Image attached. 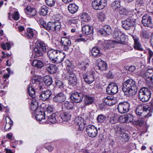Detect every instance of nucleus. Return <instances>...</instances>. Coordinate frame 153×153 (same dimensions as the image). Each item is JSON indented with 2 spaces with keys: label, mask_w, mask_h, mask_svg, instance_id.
Instances as JSON below:
<instances>
[{
  "label": "nucleus",
  "mask_w": 153,
  "mask_h": 153,
  "mask_svg": "<svg viewBox=\"0 0 153 153\" xmlns=\"http://www.w3.org/2000/svg\"><path fill=\"white\" fill-rule=\"evenodd\" d=\"M126 120L127 123H129L132 122L133 120V116L130 114H125Z\"/></svg>",
  "instance_id": "obj_56"
},
{
  "label": "nucleus",
  "mask_w": 153,
  "mask_h": 153,
  "mask_svg": "<svg viewBox=\"0 0 153 153\" xmlns=\"http://www.w3.org/2000/svg\"><path fill=\"white\" fill-rule=\"evenodd\" d=\"M32 65L33 66L38 68H41L44 66L43 62L39 60H34L32 63Z\"/></svg>",
  "instance_id": "obj_40"
},
{
  "label": "nucleus",
  "mask_w": 153,
  "mask_h": 153,
  "mask_svg": "<svg viewBox=\"0 0 153 153\" xmlns=\"http://www.w3.org/2000/svg\"><path fill=\"white\" fill-rule=\"evenodd\" d=\"M36 47L34 48V51L36 56L39 57L43 55L42 52H45L48 47L42 41L38 40L36 42Z\"/></svg>",
  "instance_id": "obj_3"
},
{
  "label": "nucleus",
  "mask_w": 153,
  "mask_h": 153,
  "mask_svg": "<svg viewBox=\"0 0 153 153\" xmlns=\"http://www.w3.org/2000/svg\"><path fill=\"white\" fill-rule=\"evenodd\" d=\"M84 94L82 93L75 92L72 93L71 98L72 101L76 103H80L82 100Z\"/></svg>",
  "instance_id": "obj_16"
},
{
  "label": "nucleus",
  "mask_w": 153,
  "mask_h": 153,
  "mask_svg": "<svg viewBox=\"0 0 153 153\" xmlns=\"http://www.w3.org/2000/svg\"><path fill=\"white\" fill-rule=\"evenodd\" d=\"M41 77L38 76H33L30 81V85L28 88V92L30 96L33 98L35 97V91L34 89H38L39 87Z\"/></svg>",
  "instance_id": "obj_2"
},
{
  "label": "nucleus",
  "mask_w": 153,
  "mask_h": 153,
  "mask_svg": "<svg viewBox=\"0 0 153 153\" xmlns=\"http://www.w3.org/2000/svg\"><path fill=\"white\" fill-rule=\"evenodd\" d=\"M35 117L37 120L42 124H48V119L46 117H45L46 113L43 109L38 108L35 112Z\"/></svg>",
  "instance_id": "obj_6"
},
{
  "label": "nucleus",
  "mask_w": 153,
  "mask_h": 153,
  "mask_svg": "<svg viewBox=\"0 0 153 153\" xmlns=\"http://www.w3.org/2000/svg\"><path fill=\"white\" fill-rule=\"evenodd\" d=\"M82 21L84 22H88L90 20L91 18L86 13H83L80 16Z\"/></svg>",
  "instance_id": "obj_47"
},
{
  "label": "nucleus",
  "mask_w": 153,
  "mask_h": 153,
  "mask_svg": "<svg viewBox=\"0 0 153 153\" xmlns=\"http://www.w3.org/2000/svg\"><path fill=\"white\" fill-rule=\"evenodd\" d=\"M25 12L27 16L29 17L34 16L36 13V10L30 6H27L25 10Z\"/></svg>",
  "instance_id": "obj_30"
},
{
  "label": "nucleus",
  "mask_w": 153,
  "mask_h": 153,
  "mask_svg": "<svg viewBox=\"0 0 153 153\" xmlns=\"http://www.w3.org/2000/svg\"><path fill=\"white\" fill-rule=\"evenodd\" d=\"M60 51L58 50H56L53 49H51L48 50L47 52V55L51 62L55 57L59 54Z\"/></svg>",
  "instance_id": "obj_31"
},
{
  "label": "nucleus",
  "mask_w": 153,
  "mask_h": 153,
  "mask_svg": "<svg viewBox=\"0 0 153 153\" xmlns=\"http://www.w3.org/2000/svg\"><path fill=\"white\" fill-rule=\"evenodd\" d=\"M118 87L115 83H110L106 90V92L109 94L113 95L118 92Z\"/></svg>",
  "instance_id": "obj_19"
},
{
  "label": "nucleus",
  "mask_w": 153,
  "mask_h": 153,
  "mask_svg": "<svg viewBox=\"0 0 153 153\" xmlns=\"http://www.w3.org/2000/svg\"><path fill=\"white\" fill-rule=\"evenodd\" d=\"M113 36V38L117 40L115 41V42L121 43L125 41V36L118 29L114 30Z\"/></svg>",
  "instance_id": "obj_12"
},
{
  "label": "nucleus",
  "mask_w": 153,
  "mask_h": 153,
  "mask_svg": "<svg viewBox=\"0 0 153 153\" xmlns=\"http://www.w3.org/2000/svg\"><path fill=\"white\" fill-rule=\"evenodd\" d=\"M142 22L144 26L149 27L152 23V18L149 15L145 14L142 17Z\"/></svg>",
  "instance_id": "obj_28"
},
{
  "label": "nucleus",
  "mask_w": 153,
  "mask_h": 153,
  "mask_svg": "<svg viewBox=\"0 0 153 153\" xmlns=\"http://www.w3.org/2000/svg\"><path fill=\"white\" fill-rule=\"evenodd\" d=\"M130 106V104L127 101L120 102L117 106L118 111L121 114L126 113L129 111Z\"/></svg>",
  "instance_id": "obj_13"
},
{
  "label": "nucleus",
  "mask_w": 153,
  "mask_h": 153,
  "mask_svg": "<svg viewBox=\"0 0 153 153\" xmlns=\"http://www.w3.org/2000/svg\"><path fill=\"white\" fill-rule=\"evenodd\" d=\"M12 17L14 19L17 20L19 19V15L18 12H15L12 15Z\"/></svg>",
  "instance_id": "obj_59"
},
{
  "label": "nucleus",
  "mask_w": 153,
  "mask_h": 153,
  "mask_svg": "<svg viewBox=\"0 0 153 153\" xmlns=\"http://www.w3.org/2000/svg\"><path fill=\"white\" fill-rule=\"evenodd\" d=\"M112 32L111 27L108 25H104L100 31V34L104 36H106L107 34L109 35Z\"/></svg>",
  "instance_id": "obj_33"
},
{
  "label": "nucleus",
  "mask_w": 153,
  "mask_h": 153,
  "mask_svg": "<svg viewBox=\"0 0 153 153\" xmlns=\"http://www.w3.org/2000/svg\"><path fill=\"white\" fill-rule=\"evenodd\" d=\"M107 118L106 116L103 114L98 115L97 117V121L98 123H102L104 122Z\"/></svg>",
  "instance_id": "obj_45"
},
{
  "label": "nucleus",
  "mask_w": 153,
  "mask_h": 153,
  "mask_svg": "<svg viewBox=\"0 0 153 153\" xmlns=\"http://www.w3.org/2000/svg\"><path fill=\"white\" fill-rule=\"evenodd\" d=\"M97 16L99 20L101 22L104 21L105 19V14L103 12H99Z\"/></svg>",
  "instance_id": "obj_51"
},
{
  "label": "nucleus",
  "mask_w": 153,
  "mask_h": 153,
  "mask_svg": "<svg viewBox=\"0 0 153 153\" xmlns=\"http://www.w3.org/2000/svg\"><path fill=\"white\" fill-rule=\"evenodd\" d=\"M52 92L50 90H47L42 92L40 95V98L41 100L47 101L48 100L51 96Z\"/></svg>",
  "instance_id": "obj_29"
},
{
  "label": "nucleus",
  "mask_w": 153,
  "mask_h": 153,
  "mask_svg": "<svg viewBox=\"0 0 153 153\" xmlns=\"http://www.w3.org/2000/svg\"><path fill=\"white\" fill-rule=\"evenodd\" d=\"M106 0H94L92 3L93 9L95 10H100L103 9L107 5Z\"/></svg>",
  "instance_id": "obj_11"
},
{
  "label": "nucleus",
  "mask_w": 153,
  "mask_h": 153,
  "mask_svg": "<svg viewBox=\"0 0 153 153\" xmlns=\"http://www.w3.org/2000/svg\"><path fill=\"white\" fill-rule=\"evenodd\" d=\"M93 71H90L83 73V78L85 82L88 84L92 83L94 80V74Z\"/></svg>",
  "instance_id": "obj_14"
},
{
  "label": "nucleus",
  "mask_w": 153,
  "mask_h": 153,
  "mask_svg": "<svg viewBox=\"0 0 153 153\" xmlns=\"http://www.w3.org/2000/svg\"><path fill=\"white\" fill-rule=\"evenodd\" d=\"M82 33L86 35H92L93 34V28L89 25H83L82 27Z\"/></svg>",
  "instance_id": "obj_24"
},
{
  "label": "nucleus",
  "mask_w": 153,
  "mask_h": 153,
  "mask_svg": "<svg viewBox=\"0 0 153 153\" xmlns=\"http://www.w3.org/2000/svg\"><path fill=\"white\" fill-rule=\"evenodd\" d=\"M153 75V70L152 69H149L147 70L144 73H141L140 75L143 77L147 81L150 83L151 79H152V76Z\"/></svg>",
  "instance_id": "obj_21"
},
{
  "label": "nucleus",
  "mask_w": 153,
  "mask_h": 153,
  "mask_svg": "<svg viewBox=\"0 0 153 153\" xmlns=\"http://www.w3.org/2000/svg\"><path fill=\"white\" fill-rule=\"evenodd\" d=\"M117 120L114 116H112L110 118V122L112 124H114L117 122Z\"/></svg>",
  "instance_id": "obj_63"
},
{
  "label": "nucleus",
  "mask_w": 153,
  "mask_h": 153,
  "mask_svg": "<svg viewBox=\"0 0 153 153\" xmlns=\"http://www.w3.org/2000/svg\"><path fill=\"white\" fill-rule=\"evenodd\" d=\"M89 66V64L88 62H84L79 64V68L82 71V73H86V70L88 68Z\"/></svg>",
  "instance_id": "obj_39"
},
{
  "label": "nucleus",
  "mask_w": 153,
  "mask_h": 153,
  "mask_svg": "<svg viewBox=\"0 0 153 153\" xmlns=\"http://www.w3.org/2000/svg\"><path fill=\"white\" fill-rule=\"evenodd\" d=\"M84 121H84L83 119L81 117H77L75 119L76 125H77Z\"/></svg>",
  "instance_id": "obj_54"
},
{
  "label": "nucleus",
  "mask_w": 153,
  "mask_h": 153,
  "mask_svg": "<svg viewBox=\"0 0 153 153\" xmlns=\"http://www.w3.org/2000/svg\"><path fill=\"white\" fill-rule=\"evenodd\" d=\"M60 43L63 50L67 51L69 49V47L71 45V42L68 38L62 37L61 39Z\"/></svg>",
  "instance_id": "obj_18"
},
{
  "label": "nucleus",
  "mask_w": 153,
  "mask_h": 153,
  "mask_svg": "<svg viewBox=\"0 0 153 153\" xmlns=\"http://www.w3.org/2000/svg\"><path fill=\"white\" fill-rule=\"evenodd\" d=\"M119 137L123 143L128 142L130 138L128 134L126 133L120 134Z\"/></svg>",
  "instance_id": "obj_42"
},
{
  "label": "nucleus",
  "mask_w": 153,
  "mask_h": 153,
  "mask_svg": "<svg viewBox=\"0 0 153 153\" xmlns=\"http://www.w3.org/2000/svg\"><path fill=\"white\" fill-rule=\"evenodd\" d=\"M91 53L92 55L95 58H98L101 55L100 48L97 47L93 48L91 50Z\"/></svg>",
  "instance_id": "obj_38"
},
{
  "label": "nucleus",
  "mask_w": 153,
  "mask_h": 153,
  "mask_svg": "<svg viewBox=\"0 0 153 153\" xmlns=\"http://www.w3.org/2000/svg\"><path fill=\"white\" fill-rule=\"evenodd\" d=\"M55 109V108L53 105H48L47 108L45 112V113H52L54 110Z\"/></svg>",
  "instance_id": "obj_52"
},
{
  "label": "nucleus",
  "mask_w": 153,
  "mask_h": 153,
  "mask_svg": "<svg viewBox=\"0 0 153 153\" xmlns=\"http://www.w3.org/2000/svg\"><path fill=\"white\" fill-rule=\"evenodd\" d=\"M72 112L70 110H65L60 113L61 116L63 121H68L70 120Z\"/></svg>",
  "instance_id": "obj_23"
},
{
  "label": "nucleus",
  "mask_w": 153,
  "mask_h": 153,
  "mask_svg": "<svg viewBox=\"0 0 153 153\" xmlns=\"http://www.w3.org/2000/svg\"><path fill=\"white\" fill-rule=\"evenodd\" d=\"M103 46L105 49H108L114 47V45L112 41H109L105 42Z\"/></svg>",
  "instance_id": "obj_48"
},
{
  "label": "nucleus",
  "mask_w": 153,
  "mask_h": 153,
  "mask_svg": "<svg viewBox=\"0 0 153 153\" xmlns=\"http://www.w3.org/2000/svg\"><path fill=\"white\" fill-rule=\"evenodd\" d=\"M68 9L71 13L74 14L78 11V7L74 3L70 4L68 6Z\"/></svg>",
  "instance_id": "obj_36"
},
{
  "label": "nucleus",
  "mask_w": 153,
  "mask_h": 153,
  "mask_svg": "<svg viewBox=\"0 0 153 153\" xmlns=\"http://www.w3.org/2000/svg\"><path fill=\"white\" fill-rule=\"evenodd\" d=\"M96 65L98 69L102 71L105 70L107 65L105 62L101 59H98L96 61Z\"/></svg>",
  "instance_id": "obj_26"
},
{
  "label": "nucleus",
  "mask_w": 153,
  "mask_h": 153,
  "mask_svg": "<svg viewBox=\"0 0 153 153\" xmlns=\"http://www.w3.org/2000/svg\"><path fill=\"white\" fill-rule=\"evenodd\" d=\"M126 70L131 72L134 71L136 69V67L133 65H131L130 66H127L126 67Z\"/></svg>",
  "instance_id": "obj_62"
},
{
  "label": "nucleus",
  "mask_w": 153,
  "mask_h": 153,
  "mask_svg": "<svg viewBox=\"0 0 153 153\" xmlns=\"http://www.w3.org/2000/svg\"><path fill=\"white\" fill-rule=\"evenodd\" d=\"M140 36L143 38L146 39H148L149 37V35L147 32L145 30L143 31L140 33Z\"/></svg>",
  "instance_id": "obj_57"
},
{
  "label": "nucleus",
  "mask_w": 153,
  "mask_h": 153,
  "mask_svg": "<svg viewBox=\"0 0 153 153\" xmlns=\"http://www.w3.org/2000/svg\"><path fill=\"white\" fill-rule=\"evenodd\" d=\"M47 5L50 7H52L54 5L56 1L55 0H45Z\"/></svg>",
  "instance_id": "obj_55"
},
{
  "label": "nucleus",
  "mask_w": 153,
  "mask_h": 153,
  "mask_svg": "<svg viewBox=\"0 0 153 153\" xmlns=\"http://www.w3.org/2000/svg\"><path fill=\"white\" fill-rule=\"evenodd\" d=\"M132 37L134 41V49L140 51H143V48L140 42L139 38L136 35L132 36Z\"/></svg>",
  "instance_id": "obj_20"
},
{
  "label": "nucleus",
  "mask_w": 153,
  "mask_h": 153,
  "mask_svg": "<svg viewBox=\"0 0 153 153\" xmlns=\"http://www.w3.org/2000/svg\"><path fill=\"white\" fill-rule=\"evenodd\" d=\"M65 78L68 79V83L70 85L74 86L77 83L78 79L75 74H72L71 75L69 76L68 77Z\"/></svg>",
  "instance_id": "obj_32"
},
{
  "label": "nucleus",
  "mask_w": 153,
  "mask_h": 153,
  "mask_svg": "<svg viewBox=\"0 0 153 153\" xmlns=\"http://www.w3.org/2000/svg\"><path fill=\"white\" fill-rule=\"evenodd\" d=\"M120 3L119 1H114L112 4V7L114 9V11L116 9H119L120 8Z\"/></svg>",
  "instance_id": "obj_49"
},
{
  "label": "nucleus",
  "mask_w": 153,
  "mask_h": 153,
  "mask_svg": "<svg viewBox=\"0 0 153 153\" xmlns=\"http://www.w3.org/2000/svg\"><path fill=\"white\" fill-rule=\"evenodd\" d=\"M86 132L90 137H94L98 133V130L94 126L90 125L87 126Z\"/></svg>",
  "instance_id": "obj_15"
},
{
  "label": "nucleus",
  "mask_w": 153,
  "mask_h": 153,
  "mask_svg": "<svg viewBox=\"0 0 153 153\" xmlns=\"http://www.w3.org/2000/svg\"><path fill=\"white\" fill-rule=\"evenodd\" d=\"M48 12V7L45 6L42 7L40 10L39 14L43 16H45Z\"/></svg>",
  "instance_id": "obj_50"
},
{
  "label": "nucleus",
  "mask_w": 153,
  "mask_h": 153,
  "mask_svg": "<svg viewBox=\"0 0 153 153\" xmlns=\"http://www.w3.org/2000/svg\"><path fill=\"white\" fill-rule=\"evenodd\" d=\"M6 124L4 126V129L6 131H8L13 126V122L11 119L7 116L5 117Z\"/></svg>",
  "instance_id": "obj_34"
},
{
  "label": "nucleus",
  "mask_w": 153,
  "mask_h": 153,
  "mask_svg": "<svg viewBox=\"0 0 153 153\" xmlns=\"http://www.w3.org/2000/svg\"><path fill=\"white\" fill-rule=\"evenodd\" d=\"M66 99L65 95L61 92L56 95L53 98V101L56 102L61 103L65 101Z\"/></svg>",
  "instance_id": "obj_22"
},
{
  "label": "nucleus",
  "mask_w": 153,
  "mask_h": 153,
  "mask_svg": "<svg viewBox=\"0 0 153 153\" xmlns=\"http://www.w3.org/2000/svg\"><path fill=\"white\" fill-rule=\"evenodd\" d=\"M61 27V23L59 22V18L56 19L54 22H48L46 26H44V28L46 30L55 32L59 31Z\"/></svg>",
  "instance_id": "obj_4"
},
{
  "label": "nucleus",
  "mask_w": 153,
  "mask_h": 153,
  "mask_svg": "<svg viewBox=\"0 0 153 153\" xmlns=\"http://www.w3.org/2000/svg\"><path fill=\"white\" fill-rule=\"evenodd\" d=\"M85 104L86 105L92 104L94 101L95 99L93 97L88 95H84Z\"/></svg>",
  "instance_id": "obj_35"
},
{
  "label": "nucleus",
  "mask_w": 153,
  "mask_h": 153,
  "mask_svg": "<svg viewBox=\"0 0 153 153\" xmlns=\"http://www.w3.org/2000/svg\"><path fill=\"white\" fill-rule=\"evenodd\" d=\"M37 32L35 30L30 28L27 29V32L22 33V35L26 37L28 39H32L36 38Z\"/></svg>",
  "instance_id": "obj_17"
},
{
  "label": "nucleus",
  "mask_w": 153,
  "mask_h": 153,
  "mask_svg": "<svg viewBox=\"0 0 153 153\" xmlns=\"http://www.w3.org/2000/svg\"><path fill=\"white\" fill-rule=\"evenodd\" d=\"M46 69L50 74H53L56 73L57 68L56 65L51 64Z\"/></svg>",
  "instance_id": "obj_43"
},
{
  "label": "nucleus",
  "mask_w": 153,
  "mask_h": 153,
  "mask_svg": "<svg viewBox=\"0 0 153 153\" xmlns=\"http://www.w3.org/2000/svg\"><path fill=\"white\" fill-rule=\"evenodd\" d=\"M132 17L129 16L126 20L122 21V27L126 30L130 29L131 27H134L135 25L136 19L134 18V15L131 16Z\"/></svg>",
  "instance_id": "obj_7"
},
{
  "label": "nucleus",
  "mask_w": 153,
  "mask_h": 153,
  "mask_svg": "<svg viewBox=\"0 0 153 153\" xmlns=\"http://www.w3.org/2000/svg\"><path fill=\"white\" fill-rule=\"evenodd\" d=\"M119 121L121 123H127L126 115H124L120 116L119 118Z\"/></svg>",
  "instance_id": "obj_58"
},
{
  "label": "nucleus",
  "mask_w": 153,
  "mask_h": 153,
  "mask_svg": "<svg viewBox=\"0 0 153 153\" xmlns=\"http://www.w3.org/2000/svg\"><path fill=\"white\" fill-rule=\"evenodd\" d=\"M44 82L45 85L47 86H50L52 83V77L49 76H46L44 77Z\"/></svg>",
  "instance_id": "obj_44"
},
{
  "label": "nucleus",
  "mask_w": 153,
  "mask_h": 153,
  "mask_svg": "<svg viewBox=\"0 0 153 153\" xmlns=\"http://www.w3.org/2000/svg\"><path fill=\"white\" fill-rule=\"evenodd\" d=\"M85 125V121H84L82 123L79 124L77 125L79 127L78 129L80 131H83L84 129Z\"/></svg>",
  "instance_id": "obj_60"
},
{
  "label": "nucleus",
  "mask_w": 153,
  "mask_h": 153,
  "mask_svg": "<svg viewBox=\"0 0 153 153\" xmlns=\"http://www.w3.org/2000/svg\"><path fill=\"white\" fill-rule=\"evenodd\" d=\"M137 88L135 82L131 79H127L123 84V91L127 96L132 95L133 92Z\"/></svg>",
  "instance_id": "obj_1"
},
{
  "label": "nucleus",
  "mask_w": 153,
  "mask_h": 153,
  "mask_svg": "<svg viewBox=\"0 0 153 153\" xmlns=\"http://www.w3.org/2000/svg\"><path fill=\"white\" fill-rule=\"evenodd\" d=\"M47 118L48 119V124L62 123V118L59 112H56L50 116H48L47 114Z\"/></svg>",
  "instance_id": "obj_8"
},
{
  "label": "nucleus",
  "mask_w": 153,
  "mask_h": 153,
  "mask_svg": "<svg viewBox=\"0 0 153 153\" xmlns=\"http://www.w3.org/2000/svg\"><path fill=\"white\" fill-rule=\"evenodd\" d=\"M38 101L34 99H32L31 101L30 108L32 110L34 111L35 113L37 109L41 108L38 107Z\"/></svg>",
  "instance_id": "obj_41"
},
{
  "label": "nucleus",
  "mask_w": 153,
  "mask_h": 153,
  "mask_svg": "<svg viewBox=\"0 0 153 153\" xmlns=\"http://www.w3.org/2000/svg\"><path fill=\"white\" fill-rule=\"evenodd\" d=\"M135 111L137 115L141 116L142 114H143L146 117L151 116L152 113V111L149 109V108L144 107L141 105L138 106Z\"/></svg>",
  "instance_id": "obj_10"
},
{
  "label": "nucleus",
  "mask_w": 153,
  "mask_h": 153,
  "mask_svg": "<svg viewBox=\"0 0 153 153\" xmlns=\"http://www.w3.org/2000/svg\"><path fill=\"white\" fill-rule=\"evenodd\" d=\"M55 84L56 86L59 87L61 89H62L64 88V84L63 82L60 80H56L55 81Z\"/></svg>",
  "instance_id": "obj_53"
},
{
  "label": "nucleus",
  "mask_w": 153,
  "mask_h": 153,
  "mask_svg": "<svg viewBox=\"0 0 153 153\" xmlns=\"http://www.w3.org/2000/svg\"><path fill=\"white\" fill-rule=\"evenodd\" d=\"M38 22L42 25L43 27L44 28V26H46V23L42 19H39Z\"/></svg>",
  "instance_id": "obj_64"
},
{
  "label": "nucleus",
  "mask_w": 153,
  "mask_h": 153,
  "mask_svg": "<svg viewBox=\"0 0 153 153\" xmlns=\"http://www.w3.org/2000/svg\"><path fill=\"white\" fill-rule=\"evenodd\" d=\"M138 94L139 98L141 101L143 102H145L149 100L151 94L148 88L143 87L140 90Z\"/></svg>",
  "instance_id": "obj_5"
},
{
  "label": "nucleus",
  "mask_w": 153,
  "mask_h": 153,
  "mask_svg": "<svg viewBox=\"0 0 153 153\" xmlns=\"http://www.w3.org/2000/svg\"><path fill=\"white\" fill-rule=\"evenodd\" d=\"M103 101L106 105H112L115 104L117 100L113 96H108L103 98Z\"/></svg>",
  "instance_id": "obj_25"
},
{
  "label": "nucleus",
  "mask_w": 153,
  "mask_h": 153,
  "mask_svg": "<svg viewBox=\"0 0 153 153\" xmlns=\"http://www.w3.org/2000/svg\"><path fill=\"white\" fill-rule=\"evenodd\" d=\"M67 73L66 74H64V76L65 78L68 77L69 76L72 75V74H74V68L73 67L69 68L67 67Z\"/></svg>",
  "instance_id": "obj_46"
},
{
  "label": "nucleus",
  "mask_w": 153,
  "mask_h": 153,
  "mask_svg": "<svg viewBox=\"0 0 153 153\" xmlns=\"http://www.w3.org/2000/svg\"><path fill=\"white\" fill-rule=\"evenodd\" d=\"M65 55L64 53H63L60 51L59 54L55 57L52 61L53 63H59L61 62L65 57Z\"/></svg>",
  "instance_id": "obj_27"
},
{
  "label": "nucleus",
  "mask_w": 153,
  "mask_h": 153,
  "mask_svg": "<svg viewBox=\"0 0 153 153\" xmlns=\"http://www.w3.org/2000/svg\"><path fill=\"white\" fill-rule=\"evenodd\" d=\"M67 22L69 24H76L77 23L78 20L77 19L73 18L71 19H68Z\"/></svg>",
  "instance_id": "obj_61"
},
{
  "label": "nucleus",
  "mask_w": 153,
  "mask_h": 153,
  "mask_svg": "<svg viewBox=\"0 0 153 153\" xmlns=\"http://www.w3.org/2000/svg\"><path fill=\"white\" fill-rule=\"evenodd\" d=\"M64 107L66 110H69L72 112V110L74 108V104L72 101H67L65 102L63 105Z\"/></svg>",
  "instance_id": "obj_37"
},
{
  "label": "nucleus",
  "mask_w": 153,
  "mask_h": 153,
  "mask_svg": "<svg viewBox=\"0 0 153 153\" xmlns=\"http://www.w3.org/2000/svg\"><path fill=\"white\" fill-rule=\"evenodd\" d=\"M114 13L115 15V17L117 19H120L125 15H129L130 17H132L133 16V14L130 10L126 9L125 8H120L116 9L114 12Z\"/></svg>",
  "instance_id": "obj_9"
}]
</instances>
